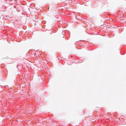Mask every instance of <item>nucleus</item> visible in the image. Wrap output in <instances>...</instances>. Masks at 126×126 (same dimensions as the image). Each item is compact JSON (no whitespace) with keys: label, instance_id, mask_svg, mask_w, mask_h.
Masks as SVG:
<instances>
[{"label":"nucleus","instance_id":"1","mask_svg":"<svg viewBox=\"0 0 126 126\" xmlns=\"http://www.w3.org/2000/svg\"><path fill=\"white\" fill-rule=\"evenodd\" d=\"M14 7L15 8V7H16V6H14Z\"/></svg>","mask_w":126,"mask_h":126}]
</instances>
